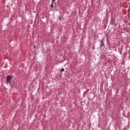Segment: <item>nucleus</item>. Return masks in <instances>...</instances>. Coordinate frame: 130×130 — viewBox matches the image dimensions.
I'll return each instance as SVG.
<instances>
[{
  "label": "nucleus",
  "instance_id": "obj_8",
  "mask_svg": "<svg viewBox=\"0 0 130 130\" xmlns=\"http://www.w3.org/2000/svg\"><path fill=\"white\" fill-rule=\"evenodd\" d=\"M59 20H61V18H59Z\"/></svg>",
  "mask_w": 130,
  "mask_h": 130
},
{
  "label": "nucleus",
  "instance_id": "obj_3",
  "mask_svg": "<svg viewBox=\"0 0 130 130\" xmlns=\"http://www.w3.org/2000/svg\"><path fill=\"white\" fill-rule=\"evenodd\" d=\"M101 47H103V45H104V42H103V41H101Z\"/></svg>",
  "mask_w": 130,
  "mask_h": 130
},
{
  "label": "nucleus",
  "instance_id": "obj_7",
  "mask_svg": "<svg viewBox=\"0 0 130 130\" xmlns=\"http://www.w3.org/2000/svg\"><path fill=\"white\" fill-rule=\"evenodd\" d=\"M42 18L44 19V17H42Z\"/></svg>",
  "mask_w": 130,
  "mask_h": 130
},
{
  "label": "nucleus",
  "instance_id": "obj_1",
  "mask_svg": "<svg viewBox=\"0 0 130 130\" xmlns=\"http://www.w3.org/2000/svg\"><path fill=\"white\" fill-rule=\"evenodd\" d=\"M11 81V77L10 76H8L7 78V82L10 83Z\"/></svg>",
  "mask_w": 130,
  "mask_h": 130
},
{
  "label": "nucleus",
  "instance_id": "obj_2",
  "mask_svg": "<svg viewBox=\"0 0 130 130\" xmlns=\"http://www.w3.org/2000/svg\"><path fill=\"white\" fill-rule=\"evenodd\" d=\"M115 21H114V19H112L110 21V24L111 25H113V24H114V22Z\"/></svg>",
  "mask_w": 130,
  "mask_h": 130
},
{
  "label": "nucleus",
  "instance_id": "obj_5",
  "mask_svg": "<svg viewBox=\"0 0 130 130\" xmlns=\"http://www.w3.org/2000/svg\"><path fill=\"white\" fill-rule=\"evenodd\" d=\"M50 7L52 8H53V3H52V4L50 6Z\"/></svg>",
  "mask_w": 130,
  "mask_h": 130
},
{
  "label": "nucleus",
  "instance_id": "obj_6",
  "mask_svg": "<svg viewBox=\"0 0 130 130\" xmlns=\"http://www.w3.org/2000/svg\"><path fill=\"white\" fill-rule=\"evenodd\" d=\"M54 1L55 0H52V3H54Z\"/></svg>",
  "mask_w": 130,
  "mask_h": 130
},
{
  "label": "nucleus",
  "instance_id": "obj_4",
  "mask_svg": "<svg viewBox=\"0 0 130 130\" xmlns=\"http://www.w3.org/2000/svg\"><path fill=\"white\" fill-rule=\"evenodd\" d=\"M60 72H64V69L62 68L60 70Z\"/></svg>",
  "mask_w": 130,
  "mask_h": 130
}]
</instances>
